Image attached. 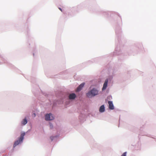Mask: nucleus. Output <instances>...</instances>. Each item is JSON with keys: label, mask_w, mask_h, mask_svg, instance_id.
Wrapping results in <instances>:
<instances>
[{"label": "nucleus", "mask_w": 156, "mask_h": 156, "mask_svg": "<svg viewBox=\"0 0 156 156\" xmlns=\"http://www.w3.org/2000/svg\"><path fill=\"white\" fill-rule=\"evenodd\" d=\"M53 137L52 136H51L50 137V139H51V141H52L53 140Z\"/></svg>", "instance_id": "nucleus-12"}, {"label": "nucleus", "mask_w": 156, "mask_h": 156, "mask_svg": "<svg viewBox=\"0 0 156 156\" xmlns=\"http://www.w3.org/2000/svg\"><path fill=\"white\" fill-rule=\"evenodd\" d=\"M27 123V121L26 119H24L22 122V123L24 125L26 124Z\"/></svg>", "instance_id": "nucleus-9"}, {"label": "nucleus", "mask_w": 156, "mask_h": 156, "mask_svg": "<svg viewBox=\"0 0 156 156\" xmlns=\"http://www.w3.org/2000/svg\"><path fill=\"white\" fill-rule=\"evenodd\" d=\"M108 79H106L105 80V81L103 84V87L102 88V90H103L106 89V88L107 87V84H108Z\"/></svg>", "instance_id": "nucleus-6"}, {"label": "nucleus", "mask_w": 156, "mask_h": 156, "mask_svg": "<svg viewBox=\"0 0 156 156\" xmlns=\"http://www.w3.org/2000/svg\"><path fill=\"white\" fill-rule=\"evenodd\" d=\"M84 83H83L80 84L79 87H77L76 91L78 92L80 91L82 89V88L84 87Z\"/></svg>", "instance_id": "nucleus-5"}, {"label": "nucleus", "mask_w": 156, "mask_h": 156, "mask_svg": "<svg viewBox=\"0 0 156 156\" xmlns=\"http://www.w3.org/2000/svg\"><path fill=\"white\" fill-rule=\"evenodd\" d=\"M109 105V108L110 109L113 110L114 109V106L112 101H109L108 102Z\"/></svg>", "instance_id": "nucleus-4"}, {"label": "nucleus", "mask_w": 156, "mask_h": 156, "mask_svg": "<svg viewBox=\"0 0 156 156\" xmlns=\"http://www.w3.org/2000/svg\"><path fill=\"white\" fill-rule=\"evenodd\" d=\"M105 111V107L104 105H101L99 111L100 112H102Z\"/></svg>", "instance_id": "nucleus-8"}, {"label": "nucleus", "mask_w": 156, "mask_h": 156, "mask_svg": "<svg viewBox=\"0 0 156 156\" xmlns=\"http://www.w3.org/2000/svg\"><path fill=\"white\" fill-rule=\"evenodd\" d=\"M45 118L46 120H52L54 119V117L51 113L46 114L45 116Z\"/></svg>", "instance_id": "nucleus-3"}, {"label": "nucleus", "mask_w": 156, "mask_h": 156, "mask_svg": "<svg viewBox=\"0 0 156 156\" xmlns=\"http://www.w3.org/2000/svg\"><path fill=\"white\" fill-rule=\"evenodd\" d=\"M126 152H124L121 155V156H126Z\"/></svg>", "instance_id": "nucleus-10"}, {"label": "nucleus", "mask_w": 156, "mask_h": 156, "mask_svg": "<svg viewBox=\"0 0 156 156\" xmlns=\"http://www.w3.org/2000/svg\"><path fill=\"white\" fill-rule=\"evenodd\" d=\"M25 135V133H21L20 136L18 140L16 141L14 144L13 147H15L17 145H18L19 144L21 143L23 141L24 138V136Z\"/></svg>", "instance_id": "nucleus-2"}, {"label": "nucleus", "mask_w": 156, "mask_h": 156, "mask_svg": "<svg viewBox=\"0 0 156 156\" xmlns=\"http://www.w3.org/2000/svg\"><path fill=\"white\" fill-rule=\"evenodd\" d=\"M76 97V94L74 93H72L69 94V98L70 99H74Z\"/></svg>", "instance_id": "nucleus-7"}, {"label": "nucleus", "mask_w": 156, "mask_h": 156, "mask_svg": "<svg viewBox=\"0 0 156 156\" xmlns=\"http://www.w3.org/2000/svg\"><path fill=\"white\" fill-rule=\"evenodd\" d=\"M59 9L62 12V10L61 8H59Z\"/></svg>", "instance_id": "nucleus-14"}, {"label": "nucleus", "mask_w": 156, "mask_h": 156, "mask_svg": "<svg viewBox=\"0 0 156 156\" xmlns=\"http://www.w3.org/2000/svg\"><path fill=\"white\" fill-rule=\"evenodd\" d=\"M50 127L51 128H52V125L51 124H50Z\"/></svg>", "instance_id": "nucleus-13"}, {"label": "nucleus", "mask_w": 156, "mask_h": 156, "mask_svg": "<svg viewBox=\"0 0 156 156\" xmlns=\"http://www.w3.org/2000/svg\"><path fill=\"white\" fill-rule=\"evenodd\" d=\"M98 94V91L95 88H93L87 94V96L89 98H91L97 95Z\"/></svg>", "instance_id": "nucleus-1"}, {"label": "nucleus", "mask_w": 156, "mask_h": 156, "mask_svg": "<svg viewBox=\"0 0 156 156\" xmlns=\"http://www.w3.org/2000/svg\"><path fill=\"white\" fill-rule=\"evenodd\" d=\"M36 114H35V113H34V114L32 115V116H33V117H35V116H36Z\"/></svg>", "instance_id": "nucleus-11"}]
</instances>
